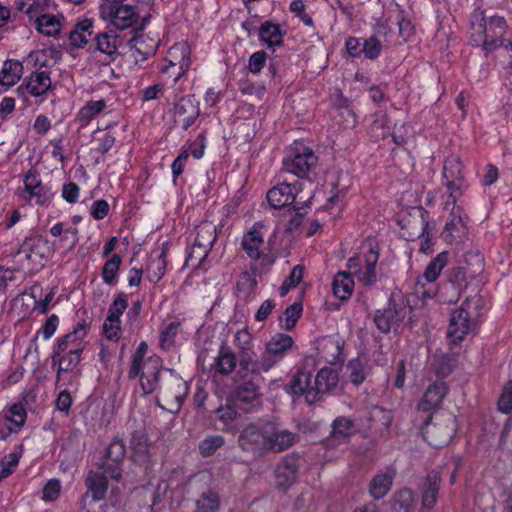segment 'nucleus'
<instances>
[{
    "mask_svg": "<svg viewBox=\"0 0 512 512\" xmlns=\"http://www.w3.org/2000/svg\"><path fill=\"white\" fill-rule=\"evenodd\" d=\"M298 440L296 434L279 427L275 422L259 419L246 424L238 438L239 446L246 452L262 455L282 452Z\"/></svg>",
    "mask_w": 512,
    "mask_h": 512,
    "instance_id": "obj_1",
    "label": "nucleus"
},
{
    "mask_svg": "<svg viewBox=\"0 0 512 512\" xmlns=\"http://www.w3.org/2000/svg\"><path fill=\"white\" fill-rule=\"evenodd\" d=\"M319 157L304 140H294L284 150L280 173L296 176L298 179L313 180Z\"/></svg>",
    "mask_w": 512,
    "mask_h": 512,
    "instance_id": "obj_2",
    "label": "nucleus"
},
{
    "mask_svg": "<svg viewBox=\"0 0 512 512\" xmlns=\"http://www.w3.org/2000/svg\"><path fill=\"white\" fill-rule=\"evenodd\" d=\"M379 257V244L375 241H366L359 247L357 253L348 258L346 267L362 286L371 287L378 280Z\"/></svg>",
    "mask_w": 512,
    "mask_h": 512,
    "instance_id": "obj_3",
    "label": "nucleus"
},
{
    "mask_svg": "<svg viewBox=\"0 0 512 512\" xmlns=\"http://www.w3.org/2000/svg\"><path fill=\"white\" fill-rule=\"evenodd\" d=\"M469 284L467 268L464 265H451L443 274V279L439 283L437 289H424L422 292L423 298L437 297L442 303L453 304L456 303L465 292Z\"/></svg>",
    "mask_w": 512,
    "mask_h": 512,
    "instance_id": "obj_4",
    "label": "nucleus"
},
{
    "mask_svg": "<svg viewBox=\"0 0 512 512\" xmlns=\"http://www.w3.org/2000/svg\"><path fill=\"white\" fill-rule=\"evenodd\" d=\"M147 350V343L142 341L133 354L132 365L129 371L131 378H136L141 374L140 384L145 395L151 394L157 389L158 374L162 367V361L156 355L145 359Z\"/></svg>",
    "mask_w": 512,
    "mask_h": 512,
    "instance_id": "obj_5",
    "label": "nucleus"
},
{
    "mask_svg": "<svg viewBox=\"0 0 512 512\" xmlns=\"http://www.w3.org/2000/svg\"><path fill=\"white\" fill-rule=\"evenodd\" d=\"M23 188L20 198L30 206L48 207L55 197L52 185L43 183L41 175L36 168L28 169L22 178Z\"/></svg>",
    "mask_w": 512,
    "mask_h": 512,
    "instance_id": "obj_6",
    "label": "nucleus"
},
{
    "mask_svg": "<svg viewBox=\"0 0 512 512\" xmlns=\"http://www.w3.org/2000/svg\"><path fill=\"white\" fill-rule=\"evenodd\" d=\"M125 0H102L99 12L105 21L109 22L111 28L116 31L132 29L138 22L137 7L123 4Z\"/></svg>",
    "mask_w": 512,
    "mask_h": 512,
    "instance_id": "obj_7",
    "label": "nucleus"
},
{
    "mask_svg": "<svg viewBox=\"0 0 512 512\" xmlns=\"http://www.w3.org/2000/svg\"><path fill=\"white\" fill-rule=\"evenodd\" d=\"M302 190V184L296 180L288 182L282 173L278 175V183L270 188L266 194L269 205L274 209L290 207L294 204L298 193Z\"/></svg>",
    "mask_w": 512,
    "mask_h": 512,
    "instance_id": "obj_8",
    "label": "nucleus"
},
{
    "mask_svg": "<svg viewBox=\"0 0 512 512\" xmlns=\"http://www.w3.org/2000/svg\"><path fill=\"white\" fill-rule=\"evenodd\" d=\"M265 227L262 221L255 222L251 228L246 231L241 240V247L247 257L252 261L262 260V263L272 265L274 259L264 253V234L262 229Z\"/></svg>",
    "mask_w": 512,
    "mask_h": 512,
    "instance_id": "obj_9",
    "label": "nucleus"
},
{
    "mask_svg": "<svg viewBox=\"0 0 512 512\" xmlns=\"http://www.w3.org/2000/svg\"><path fill=\"white\" fill-rule=\"evenodd\" d=\"M121 36L111 27L105 30H97L94 41L88 48V52L92 55L97 53L105 56L107 64L113 62L120 55L119 48L121 46Z\"/></svg>",
    "mask_w": 512,
    "mask_h": 512,
    "instance_id": "obj_10",
    "label": "nucleus"
},
{
    "mask_svg": "<svg viewBox=\"0 0 512 512\" xmlns=\"http://www.w3.org/2000/svg\"><path fill=\"white\" fill-rule=\"evenodd\" d=\"M107 467L102 473L90 472L86 479L87 493L83 497V504L86 505L89 498L92 501H100L104 499L107 493L108 478L119 480L121 474L117 465L106 464Z\"/></svg>",
    "mask_w": 512,
    "mask_h": 512,
    "instance_id": "obj_11",
    "label": "nucleus"
},
{
    "mask_svg": "<svg viewBox=\"0 0 512 512\" xmlns=\"http://www.w3.org/2000/svg\"><path fill=\"white\" fill-rule=\"evenodd\" d=\"M51 251L48 239L37 232H33L24 238L18 247L17 254L23 255L30 262L43 265Z\"/></svg>",
    "mask_w": 512,
    "mask_h": 512,
    "instance_id": "obj_12",
    "label": "nucleus"
},
{
    "mask_svg": "<svg viewBox=\"0 0 512 512\" xmlns=\"http://www.w3.org/2000/svg\"><path fill=\"white\" fill-rule=\"evenodd\" d=\"M200 101L194 94H187L174 104L173 118L175 125L180 126L182 131L191 128L200 117Z\"/></svg>",
    "mask_w": 512,
    "mask_h": 512,
    "instance_id": "obj_13",
    "label": "nucleus"
},
{
    "mask_svg": "<svg viewBox=\"0 0 512 512\" xmlns=\"http://www.w3.org/2000/svg\"><path fill=\"white\" fill-rule=\"evenodd\" d=\"M473 16L478 18V23H471L474 31L470 34L469 43L472 47H481L487 57L498 49L501 43H499L496 37H492L491 34L487 33L486 16L483 9H475Z\"/></svg>",
    "mask_w": 512,
    "mask_h": 512,
    "instance_id": "obj_14",
    "label": "nucleus"
},
{
    "mask_svg": "<svg viewBox=\"0 0 512 512\" xmlns=\"http://www.w3.org/2000/svg\"><path fill=\"white\" fill-rule=\"evenodd\" d=\"M83 220V217L79 214H75L71 217V223L59 221L53 224L49 233L52 237L58 239L60 248H63L67 252L73 251L79 242V229L77 225Z\"/></svg>",
    "mask_w": 512,
    "mask_h": 512,
    "instance_id": "obj_15",
    "label": "nucleus"
},
{
    "mask_svg": "<svg viewBox=\"0 0 512 512\" xmlns=\"http://www.w3.org/2000/svg\"><path fill=\"white\" fill-rule=\"evenodd\" d=\"M491 309L489 299L482 295L467 297L459 309L453 311L449 320H479Z\"/></svg>",
    "mask_w": 512,
    "mask_h": 512,
    "instance_id": "obj_16",
    "label": "nucleus"
},
{
    "mask_svg": "<svg viewBox=\"0 0 512 512\" xmlns=\"http://www.w3.org/2000/svg\"><path fill=\"white\" fill-rule=\"evenodd\" d=\"M402 222V229L407 231V240L415 241L416 237L430 228V213L422 206H414Z\"/></svg>",
    "mask_w": 512,
    "mask_h": 512,
    "instance_id": "obj_17",
    "label": "nucleus"
},
{
    "mask_svg": "<svg viewBox=\"0 0 512 512\" xmlns=\"http://www.w3.org/2000/svg\"><path fill=\"white\" fill-rule=\"evenodd\" d=\"M26 409L22 403H14L8 410L0 413V438L6 439L16 433L25 424Z\"/></svg>",
    "mask_w": 512,
    "mask_h": 512,
    "instance_id": "obj_18",
    "label": "nucleus"
},
{
    "mask_svg": "<svg viewBox=\"0 0 512 512\" xmlns=\"http://www.w3.org/2000/svg\"><path fill=\"white\" fill-rule=\"evenodd\" d=\"M52 81L50 73L46 70L32 72L24 79L22 84L18 87L19 93H26L31 97H42L52 90Z\"/></svg>",
    "mask_w": 512,
    "mask_h": 512,
    "instance_id": "obj_19",
    "label": "nucleus"
},
{
    "mask_svg": "<svg viewBox=\"0 0 512 512\" xmlns=\"http://www.w3.org/2000/svg\"><path fill=\"white\" fill-rule=\"evenodd\" d=\"M315 388L314 380L312 381L310 373L305 370H299L290 381L287 391L295 397L303 396L307 403L312 404L318 398Z\"/></svg>",
    "mask_w": 512,
    "mask_h": 512,
    "instance_id": "obj_20",
    "label": "nucleus"
},
{
    "mask_svg": "<svg viewBox=\"0 0 512 512\" xmlns=\"http://www.w3.org/2000/svg\"><path fill=\"white\" fill-rule=\"evenodd\" d=\"M188 390L187 382L182 378L175 377L163 394L164 405L159 404V406L170 413H177L183 405Z\"/></svg>",
    "mask_w": 512,
    "mask_h": 512,
    "instance_id": "obj_21",
    "label": "nucleus"
},
{
    "mask_svg": "<svg viewBox=\"0 0 512 512\" xmlns=\"http://www.w3.org/2000/svg\"><path fill=\"white\" fill-rule=\"evenodd\" d=\"M96 32L97 30L92 19L85 18L77 22L70 32L69 39L71 46L88 51L91 42L94 41Z\"/></svg>",
    "mask_w": 512,
    "mask_h": 512,
    "instance_id": "obj_22",
    "label": "nucleus"
},
{
    "mask_svg": "<svg viewBox=\"0 0 512 512\" xmlns=\"http://www.w3.org/2000/svg\"><path fill=\"white\" fill-rule=\"evenodd\" d=\"M466 231L465 213H450L441 233V237L446 244H453L462 241L466 235Z\"/></svg>",
    "mask_w": 512,
    "mask_h": 512,
    "instance_id": "obj_23",
    "label": "nucleus"
},
{
    "mask_svg": "<svg viewBox=\"0 0 512 512\" xmlns=\"http://www.w3.org/2000/svg\"><path fill=\"white\" fill-rule=\"evenodd\" d=\"M299 460L294 456H286L275 470V481L279 487L289 488L298 479Z\"/></svg>",
    "mask_w": 512,
    "mask_h": 512,
    "instance_id": "obj_24",
    "label": "nucleus"
},
{
    "mask_svg": "<svg viewBox=\"0 0 512 512\" xmlns=\"http://www.w3.org/2000/svg\"><path fill=\"white\" fill-rule=\"evenodd\" d=\"M191 59V48L185 41L177 42L167 51L164 64L160 67L159 73L163 76L170 74L171 70L178 64Z\"/></svg>",
    "mask_w": 512,
    "mask_h": 512,
    "instance_id": "obj_25",
    "label": "nucleus"
},
{
    "mask_svg": "<svg viewBox=\"0 0 512 512\" xmlns=\"http://www.w3.org/2000/svg\"><path fill=\"white\" fill-rule=\"evenodd\" d=\"M285 33L280 24L267 20L261 23L258 38L268 50L275 52L277 47L283 45Z\"/></svg>",
    "mask_w": 512,
    "mask_h": 512,
    "instance_id": "obj_26",
    "label": "nucleus"
},
{
    "mask_svg": "<svg viewBox=\"0 0 512 512\" xmlns=\"http://www.w3.org/2000/svg\"><path fill=\"white\" fill-rule=\"evenodd\" d=\"M80 362V350L73 349L60 356L58 360V381L64 385L70 383L77 376V367Z\"/></svg>",
    "mask_w": 512,
    "mask_h": 512,
    "instance_id": "obj_27",
    "label": "nucleus"
},
{
    "mask_svg": "<svg viewBox=\"0 0 512 512\" xmlns=\"http://www.w3.org/2000/svg\"><path fill=\"white\" fill-rule=\"evenodd\" d=\"M232 404L241 412H250L260 405L257 388L254 384L240 387L233 398Z\"/></svg>",
    "mask_w": 512,
    "mask_h": 512,
    "instance_id": "obj_28",
    "label": "nucleus"
},
{
    "mask_svg": "<svg viewBox=\"0 0 512 512\" xmlns=\"http://www.w3.org/2000/svg\"><path fill=\"white\" fill-rule=\"evenodd\" d=\"M449 258L450 254L448 251H442L433 257L426 266L422 276L418 278L417 285L424 286L423 280L429 284H434L442 271L448 266Z\"/></svg>",
    "mask_w": 512,
    "mask_h": 512,
    "instance_id": "obj_29",
    "label": "nucleus"
},
{
    "mask_svg": "<svg viewBox=\"0 0 512 512\" xmlns=\"http://www.w3.org/2000/svg\"><path fill=\"white\" fill-rule=\"evenodd\" d=\"M256 265H251L250 270L242 271L236 280L235 295L237 298L246 300L252 296L257 289Z\"/></svg>",
    "mask_w": 512,
    "mask_h": 512,
    "instance_id": "obj_30",
    "label": "nucleus"
},
{
    "mask_svg": "<svg viewBox=\"0 0 512 512\" xmlns=\"http://www.w3.org/2000/svg\"><path fill=\"white\" fill-rule=\"evenodd\" d=\"M442 185L446 188V192L441 196L443 210L456 214L464 212L463 207L457 205L464 194L461 183L450 180L449 182H442Z\"/></svg>",
    "mask_w": 512,
    "mask_h": 512,
    "instance_id": "obj_31",
    "label": "nucleus"
},
{
    "mask_svg": "<svg viewBox=\"0 0 512 512\" xmlns=\"http://www.w3.org/2000/svg\"><path fill=\"white\" fill-rule=\"evenodd\" d=\"M106 108L107 102L104 99L89 100L78 110L75 121L79 124V128H86Z\"/></svg>",
    "mask_w": 512,
    "mask_h": 512,
    "instance_id": "obj_32",
    "label": "nucleus"
},
{
    "mask_svg": "<svg viewBox=\"0 0 512 512\" xmlns=\"http://www.w3.org/2000/svg\"><path fill=\"white\" fill-rule=\"evenodd\" d=\"M168 250V244L164 243L160 254L156 259L151 260L147 266L146 277L153 284H157L167 272Z\"/></svg>",
    "mask_w": 512,
    "mask_h": 512,
    "instance_id": "obj_33",
    "label": "nucleus"
},
{
    "mask_svg": "<svg viewBox=\"0 0 512 512\" xmlns=\"http://www.w3.org/2000/svg\"><path fill=\"white\" fill-rule=\"evenodd\" d=\"M293 339L283 333L274 335L267 343V357L274 363L280 360L293 346Z\"/></svg>",
    "mask_w": 512,
    "mask_h": 512,
    "instance_id": "obj_34",
    "label": "nucleus"
},
{
    "mask_svg": "<svg viewBox=\"0 0 512 512\" xmlns=\"http://www.w3.org/2000/svg\"><path fill=\"white\" fill-rule=\"evenodd\" d=\"M447 393V387L444 383H434L430 385L424 393L418 408L422 411H430L437 408Z\"/></svg>",
    "mask_w": 512,
    "mask_h": 512,
    "instance_id": "obj_35",
    "label": "nucleus"
},
{
    "mask_svg": "<svg viewBox=\"0 0 512 512\" xmlns=\"http://www.w3.org/2000/svg\"><path fill=\"white\" fill-rule=\"evenodd\" d=\"M355 276L349 272H338L333 279L332 290L334 295L340 300H347L351 297L355 282Z\"/></svg>",
    "mask_w": 512,
    "mask_h": 512,
    "instance_id": "obj_36",
    "label": "nucleus"
},
{
    "mask_svg": "<svg viewBox=\"0 0 512 512\" xmlns=\"http://www.w3.org/2000/svg\"><path fill=\"white\" fill-rule=\"evenodd\" d=\"M23 64L19 60L8 59L0 71V85L6 88L14 86L22 77Z\"/></svg>",
    "mask_w": 512,
    "mask_h": 512,
    "instance_id": "obj_37",
    "label": "nucleus"
},
{
    "mask_svg": "<svg viewBox=\"0 0 512 512\" xmlns=\"http://www.w3.org/2000/svg\"><path fill=\"white\" fill-rule=\"evenodd\" d=\"M357 431L358 427L354 420L344 416L337 417L332 423L330 441H345L346 439L354 435Z\"/></svg>",
    "mask_w": 512,
    "mask_h": 512,
    "instance_id": "obj_38",
    "label": "nucleus"
},
{
    "mask_svg": "<svg viewBox=\"0 0 512 512\" xmlns=\"http://www.w3.org/2000/svg\"><path fill=\"white\" fill-rule=\"evenodd\" d=\"M128 44L130 46L132 56L137 63L146 61L156 52V45L153 43H147L142 35L137 36L134 34L128 40Z\"/></svg>",
    "mask_w": 512,
    "mask_h": 512,
    "instance_id": "obj_39",
    "label": "nucleus"
},
{
    "mask_svg": "<svg viewBox=\"0 0 512 512\" xmlns=\"http://www.w3.org/2000/svg\"><path fill=\"white\" fill-rule=\"evenodd\" d=\"M123 258L120 254H112L104 263L101 271V278L104 284L116 286L119 281V272Z\"/></svg>",
    "mask_w": 512,
    "mask_h": 512,
    "instance_id": "obj_40",
    "label": "nucleus"
},
{
    "mask_svg": "<svg viewBox=\"0 0 512 512\" xmlns=\"http://www.w3.org/2000/svg\"><path fill=\"white\" fill-rule=\"evenodd\" d=\"M338 382V373L332 368L321 369L314 378L315 389L318 395L335 390Z\"/></svg>",
    "mask_w": 512,
    "mask_h": 512,
    "instance_id": "obj_41",
    "label": "nucleus"
},
{
    "mask_svg": "<svg viewBox=\"0 0 512 512\" xmlns=\"http://www.w3.org/2000/svg\"><path fill=\"white\" fill-rule=\"evenodd\" d=\"M390 120L386 112L378 111L373 115L370 134L375 141L384 140L391 134Z\"/></svg>",
    "mask_w": 512,
    "mask_h": 512,
    "instance_id": "obj_42",
    "label": "nucleus"
},
{
    "mask_svg": "<svg viewBox=\"0 0 512 512\" xmlns=\"http://www.w3.org/2000/svg\"><path fill=\"white\" fill-rule=\"evenodd\" d=\"M394 472L390 469L377 474L370 483V493L375 499L383 498L391 488Z\"/></svg>",
    "mask_w": 512,
    "mask_h": 512,
    "instance_id": "obj_43",
    "label": "nucleus"
},
{
    "mask_svg": "<svg viewBox=\"0 0 512 512\" xmlns=\"http://www.w3.org/2000/svg\"><path fill=\"white\" fill-rule=\"evenodd\" d=\"M441 479L436 473L429 474L423 486L422 505L430 509L437 501Z\"/></svg>",
    "mask_w": 512,
    "mask_h": 512,
    "instance_id": "obj_44",
    "label": "nucleus"
},
{
    "mask_svg": "<svg viewBox=\"0 0 512 512\" xmlns=\"http://www.w3.org/2000/svg\"><path fill=\"white\" fill-rule=\"evenodd\" d=\"M407 310L410 312L411 308H407L402 303H396L390 298L386 308L377 310L373 320H405Z\"/></svg>",
    "mask_w": 512,
    "mask_h": 512,
    "instance_id": "obj_45",
    "label": "nucleus"
},
{
    "mask_svg": "<svg viewBox=\"0 0 512 512\" xmlns=\"http://www.w3.org/2000/svg\"><path fill=\"white\" fill-rule=\"evenodd\" d=\"M23 281V274L18 269L0 265V294L18 287Z\"/></svg>",
    "mask_w": 512,
    "mask_h": 512,
    "instance_id": "obj_46",
    "label": "nucleus"
},
{
    "mask_svg": "<svg viewBox=\"0 0 512 512\" xmlns=\"http://www.w3.org/2000/svg\"><path fill=\"white\" fill-rule=\"evenodd\" d=\"M216 414L219 421L222 423V430L233 431L236 428L240 412L237 407L232 404L231 400L226 406L218 408Z\"/></svg>",
    "mask_w": 512,
    "mask_h": 512,
    "instance_id": "obj_47",
    "label": "nucleus"
},
{
    "mask_svg": "<svg viewBox=\"0 0 512 512\" xmlns=\"http://www.w3.org/2000/svg\"><path fill=\"white\" fill-rule=\"evenodd\" d=\"M132 457L135 462L141 464L145 463L148 459L149 444L147 437L141 434H134L131 439Z\"/></svg>",
    "mask_w": 512,
    "mask_h": 512,
    "instance_id": "obj_48",
    "label": "nucleus"
},
{
    "mask_svg": "<svg viewBox=\"0 0 512 512\" xmlns=\"http://www.w3.org/2000/svg\"><path fill=\"white\" fill-rule=\"evenodd\" d=\"M235 367L236 358L234 354L229 349L222 348L213 364L215 372L229 374Z\"/></svg>",
    "mask_w": 512,
    "mask_h": 512,
    "instance_id": "obj_49",
    "label": "nucleus"
},
{
    "mask_svg": "<svg viewBox=\"0 0 512 512\" xmlns=\"http://www.w3.org/2000/svg\"><path fill=\"white\" fill-rule=\"evenodd\" d=\"M343 341L336 338H325L322 342V352L328 362H338L341 360Z\"/></svg>",
    "mask_w": 512,
    "mask_h": 512,
    "instance_id": "obj_50",
    "label": "nucleus"
},
{
    "mask_svg": "<svg viewBox=\"0 0 512 512\" xmlns=\"http://www.w3.org/2000/svg\"><path fill=\"white\" fill-rule=\"evenodd\" d=\"M36 27L39 33L46 36H56L60 32V23L53 15L43 14L36 20Z\"/></svg>",
    "mask_w": 512,
    "mask_h": 512,
    "instance_id": "obj_51",
    "label": "nucleus"
},
{
    "mask_svg": "<svg viewBox=\"0 0 512 512\" xmlns=\"http://www.w3.org/2000/svg\"><path fill=\"white\" fill-rule=\"evenodd\" d=\"M127 308L128 295L125 292H118L109 306L108 315L105 320H120Z\"/></svg>",
    "mask_w": 512,
    "mask_h": 512,
    "instance_id": "obj_52",
    "label": "nucleus"
},
{
    "mask_svg": "<svg viewBox=\"0 0 512 512\" xmlns=\"http://www.w3.org/2000/svg\"><path fill=\"white\" fill-rule=\"evenodd\" d=\"M442 182H449L450 180L463 184V171L462 164L458 160L446 161L442 170Z\"/></svg>",
    "mask_w": 512,
    "mask_h": 512,
    "instance_id": "obj_53",
    "label": "nucleus"
},
{
    "mask_svg": "<svg viewBox=\"0 0 512 512\" xmlns=\"http://www.w3.org/2000/svg\"><path fill=\"white\" fill-rule=\"evenodd\" d=\"M22 456V446L19 445L16 450L0 461V480L8 477L17 467Z\"/></svg>",
    "mask_w": 512,
    "mask_h": 512,
    "instance_id": "obj_54",
    "label": "nucleus"
},
{
    "mask_svg": "<svg viewBox=\"0 0 512 512\" xmlns=\"http://www.w3.org/2000/svg\"><path fill=\"white\" fill-rule=\"evenodd\" d=\"M347 196V188H339V183H332L331 195L326 199L323 206L324 210H331L339 206L342 210L345 207V198Z\"/></svg>",
    "mask_w": 512,
    "mask_h": 512,
    "instance_id": "obj_55",
    "label": "nucleus"
},
{
    "mask_svg": "<svg viewBox=\"0 0 512 512\" xmlns=\"http://www.w3.org/2000/svg\"><path fill=\"white\" fill-rule=\"evenodd\" d=\"M219 497L215 492L203 493L196 502V512H218Z\"/></svg>",
    "mask_w": 512,
    "mask_h": 512,
    "instance_id": "obj_56",
    "label": "nucleus"
},
{
    "mask_svg": "<svg viewBox=\"0 0 512 512\" xmlns=\"http://www.w3.org/2000/svg\"><path fill=\"white\" fill-rule=\"evenodd\" d=\"M414 502V496L411 490L402 489L394 496L392 510L393 512H409Z\"/></svg>",
    "mask_w": 512,
    "mask_h": 512,
    "instance_id": "obj_57",
    "label": "nucleus"
},
{
    "mask_svg": "<svg viewBox=\"0 0 512 512\" xmlns=\"http://www.w3.org/2000/svg\"><path fill=\"white\" fill-rule=\"evenodd\" d=\"M470 322H449L447 328V338L450 344L460 342L471 330Z\"/></svg>",
    "mask_w": 512,
    "mask_h": 512,
    "instance_id": "obj_58",
    "label": "nucleus"
},
{
    "mask_svg": "<svg viewBox=\"0 0 512 512\" xmlns=\"http://www.w3.org/2000/svg\"><path fill=\"white\" fill-rule=\"evenodd\" d=\"M166 92V85L163 82H157L149 85L139 92V99L142 103L161 99Z\"/></svg>",
    "mask_w": 512,
    "mask_h": 512,
    "instance_id": "obj_59",
    "label": "nucleus"
},
{
    "mask_svg": "<svg viewBox=\"0 0 512 512\" xmlns=\"http://www.w3.org/2000/svg\"><path fill=\"white\" fill-rule=\"evenodd\" d=\"M210 251L208 248H202V246L193 243L186 255V265L199 267L206 260Z\"/></svg>",
    "mask_w": 512,
    "mask_h": 512,
    "instance_id": "obj_60",
    "label": "nucleus"
},
{
    "mask_svg": "<svg viewBox=\"0 0 512 512\" xmlns=\"http://www.w3.org/2000/svg\"><path fill=\"white\" fill-rule=\"evenodd\" d=\"M207 134L206 129L199 132L195 140L190 143L189 149H187L189 154L196 160L202 159L205 155L208 144Z\"/></svg>",
    "mask_w": 512,
    "mask_h": 512,
    "instance_id": "obj_61",
    "label": "nucleus"
},
{
    "mask_svg": "<svg viewBox=\"0 0 512 512\" xmlns=\"http://www.w3.org/2000/svg\"><path fill=\"white\" fill-rule=\"evenodd\" d=\"M224 444V439L220 435H211L199 443V451L202 456L213 455Z\"/></svg>",
    "mask_w": 512,
    "mask_h": 512,
    "instance_id": "obj_62",
    "label": "nucleus"
},
{
    "mask_svg": "<svg viewBox=\"0 0 512 512\" xmlns=\"http://www.w3.org/2000/svg\"><path fill=\"white\" fill-rule=\"evenodd\" d=\"M486 23L487 33L491 34L492 37H504L508 25L506 19L503 16L493 15L488 20L486 19Z\"/></svg>",
    "mask_w": 512,
    "mask_h": 512,
    "instance_id": "obj_63",
    "label": "nucleus"
},
{
    "mask_svg": "<svg viewBox=\"0 0 512 512\" xmlns=\"http://www.w3.org/2000/svg\"><path fill=\"white\" fill-rule=\"evenodd\" d=\"M362 54L366 59L376 60L382 53V43L376 36L363 40Z\"/></svg>",
    "mask_w": 512,
    "mask_h": 512,
    "instance_id": "obj_64",
    "label": "nucleus"
}]
</instances>
